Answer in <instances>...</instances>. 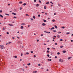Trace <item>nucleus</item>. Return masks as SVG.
<instances>
[{"label":"nucleus","instance_id":"1","mask_svg":"<svg viewBox=\"0 0 73 73\" xmlns=\"http://www.w3.org/2000/svg\"><path fill=\"white\" fill-rule=\"evenodd\" d=\"M0 47H1V49H5V47L4 46L0 45Z\"/></svg>","mask_w":73,"mask_h":73},{"label":"nucleus","instance_id":"2","mask_svg":"<svg viewBox=\"0 0 73 73\" xmlns=\"http://www.w3.org/2000/svg\"><path fill=\"white\" fill-rule=\"evenodd\" d=\"M59 61L60 62H64V60L61 59H59Z\"/></svg>","mask_w":73,"mask_h":73},{"label":"nucleus","instance_id":"3","mask_svg":"<svg viewBox=\"0 0 73 73\" xmlns=\"http://www.w3.org/2000/svg\"><path fill=\"white\" fill-rule=\"evenodd\" d=\"M42 25L43 26H45V25H46V24H45L44 23H42Z\"/></svg>","mask_w":73,"mask_h":73},{"label":"nucleus","instance_id":"4","mask_svg":"<svg viewBox=\"0 0 73 73\" xmlns=\"http://www.w3.org/2000/svg\"><path fill=\"white\" fill-rule=\"evenodd\" d=\"M62 52L63 53H66V51H65V50H63L62 51Z\"/></svg>","mask_w":73,"mask_h":73},{"label":"nucleus","instance_id":"5","mask_svg":"<svg viewBox=\"0 0 73 73\" xmlns=\"http://www.w3.org/2000/svg\"><path fill=\"white\" fill-rule=\"evenodd\" d=\"M70 58H72V57H70L68 58V60H70Z\"/></svg>","mask_w":73,"mask_h":73},{"label":"nucleus","instance_id":"6","mask_svg":"<svg viewBox=\"0 0 73 73\" xmlns=\"http://www.w3.org/2000/svg\"><path fill=\"white\" fill-rule=\"evenodd\" d=\"M0 17H2V18H3V16H2V15H0Z\"/></svg>","mask_w":73,"mask_h":73},{"label":"nucleus","instance_id":"7","mask_svg":"<svg viewBox=\"0 0 73 73\" xmlns=\"http://www.w3.org/2000/svg\"><path fill=\"white\" fill-rule=\"evenodd\" d=\"M12 14H13V15H16V13H12Z\"/></svg>","mask_w":73,"mask_h":73},{"label":"nucleus","instance_id":"8","mask_svg":"<svg viewBox=\"0 0 73 73\" xmlns=\"http://www.w3.org/2000/svg\"><path fill=\"white\" fill-rule=\"evenodd\" d=\"M21 29H23V28H24V27H23V26H21Z\"/></svg>","mask_w":73,"mask_h":73},{"label":"nucleus","instance_id":"9","mask_svg":"<svg viewBox=\"0 0 73 73\" xmlns=\"http://www.w3.org/2000/svg\"><path fill=\"white\" fill-rule=\"evenodd\" d=\"M54 29V27H53L51 29H50L51 30H52V29Z\"/></svg>","mask_w":73,"mask_h":73},{"label":"nucleus","instance_id":"10","mask_svg":"<svg viewBox=\"0 0 73 73\" xmlns=\"http://www.w3.org/2000/svg\"><path fill=\"white\" fill-rule=\"evenodd\" d=\"M54 27L55 28H56V29H57V28H58L57 27L56 25H54Z\"/></svg>","mask_w":73,"mask_h":73},{"label":"nucleus","instance_id":"11","mask_svg":"<svg viewBox=\"0 0 73 73\" xmlns=\"http://www.w3.org/2000/svg\"><path fill=\"white\" fill-rule=\"evenodd\" d=\"M36 7H38V6H39V5H38V4H37L36 5Z\"/></svg>","mask_w":73,"mask_h":73},{"label":"nucleus","instance_id":"12","mask_svg":"<svg viewBox=\"0 0 73 73\" xmlns=\"http://www.w3.org/2000/svg\"><path fill=\"white\" fill-rule=\"evenodd\" d=\"M21 25H25V23H22L21 24Z\"/></svg>","mask_w":73,"mask_h":73},{"label":"nucleus","instance_id":"13","mask_svg":"<svg viewBox=\"0 0 73 73\" xmlns=\"http://www.w3.org/2000/svg\"><path fill=\"white\" fill-rule=\"evenodd\" d=\"M61 28H62V29H64L65 28V27H62Z\"/></svg>","mask_w":73,"mask_h":73},{"label":"nucleus","instance_id":"14","mask_svg":"<svg viewBox=\"0 0 73 73\" xmlns=\"http://www.w3.org/2000/svg\"><path fill=\"white\" fill-rule=\"evenodd\" d=\"M60 48H63V46H60Z\"/></svg>","mask_w":73,"mask_h":73},{"label":"nucleus","instance_id":"15","mask_svg":"<svg viewBox=\"0 0 73 73\" xmlns=\"http://www.w3.org/2000/svg\"><path fill=\"white\" fill-rule=\"evenodd\" d=\"M58 6H59V7H61V5L60 4H58Z\"/></svg>","mask_w":73,"mask_h":73},{"label":"nucleus","instance_id":"16","mask_svg":"<svg viewBox=\"0 0 73 73\" xmlns=\"http://www.w3.org/2000/svg\"><path fill=\"white\" fill-rule=\"evenodd\" d=\"M5 15H7V16H9V15L8 14H7V13H5Z\"/></svg>","mask_w":73,"mask_h":73},{"label":"nucleus","instance_id":"17","mask_svg":"<svg viewBox=\"0 0 73 73\" xmlns=\"http://www.w3.org/2000/svg\"><path fill=\"white\" fill-rule=\"evenodd\" d=\"M69 34H70V32H68L66 33V35H69Z\"/></svg>","mask_w":73,"mask_h":73},{"label":"nucleus","instance_id":"18","mask_svg":"<svg viewBox=\"0 0 73 73\" xmlns=\"http://www.w3.org/2000/svg\"><path fill=\"white\" fill-rule=\"evenodd\" d=\"M43 21H44V22H46V20H44V19L43 20Z\"/></svg>","mask_w":73,"mask_h":73},{"label":"nucleus","instance_id":"19","mask_svg":"<svg viewBox=\"0 0 73 73\" xmlns=\"http://www.w3.org/2000/svg\"><path fill=\"white\" fill-rule=\"evenodd\" d=\"M33 19H36V17H35V16H33Z\"/></svg>","mask_w":73,"mask_h":73},{"label":"nucleus","instance_id":"20","mask_svg":"<svg viewBox=\"0 0 73 73\" xmlns=\"http://www.w3.org/2000/svg\"><path fill=\"white\" fill-rule=\"evenodd\" d=\"M23 5H24L25 6V5H26V3H24L23 4Z\"/></svg>","mask_w":73,"mask_h":73},{"label":"nucleus","instance_id":"21","mask_svg":"<svg viewBox=\"0 0 73 73\" xmlns=\"http://www.w3.org/2000/svg\"><path fill=\"white\" fill-rule=\"evenodd\" d=\"M27 65L29 66V65H31V63H29L27 64Z\"/></svg>","mask_w":73,"mask_h":73},{"label":"nucleus","instance_id":"22","mask_svg":"<svg viewBox=\"0 0 73 73\" xmlns=\"http://www.w3.org/2000/svg\"><path fill=\"white\" fill-rule=\"evenodd\" d=\"M9 25H10V26H13V25L12 24H9Z\"/></svg>","mask_w":73,"mask_h":73},{"label":"nucleus","instance_id":"23","mask_svg":"<svg viewBox=\"0 0 73 73\" xmlns=\"http://www.w3.org/2000/svg\"><path fill=\"white\" fill-rule=\"evenodd\" d=\"M49 2H47L46 4H49Z\"/></svg>","mask_w":73,"mask_h":73},{"label":"nucleus","instance_id":"24","mask_svg":"<svg viewBox=\"0 0 73 73\" xmlns=\"http://www.w3.org/2000/svg\"><path fill=\"white\" fill-rule=\"evenodd\" d=\"M21 42H20V41H18V44H20V43H21Z\"/></svg>","mask_w":73,"mask_h":73},{"label":"nucleus","instance_id":"25","mask_svg":"<svg viewBox=\"0 0 73 73\" xmlns=\"http://www.w3.org/2000/svg\"><path fill=\"white\" fill-rule=\"evenodd\" d=\"M5 28L3 27V30H5Z\"/></svg>","mask_w":73,"mask_h":73},{"label":"nucleus","instance_id":"26","mask_svg":"<svg viewBox=\"0 0 73 73\" xmlns=\"http://www.w3.org/2000/svg\"><path fill=\"white\" fill-rule=\"evenodd\" d=\"M47 56L48 57H49V54H48L47 55Z\"/></svg>","mask_w":73,"mask_h":73},{"label":"nucleus","instance_id":"27","mask_svg":"<svg viewBox=\"0 0 73 73\" xmlns=\"http://www.w3.org/2000/svg\"><path fill=\"white\" fill-rule=\"evenodd\" d=\"M53 32H56V31L54 30L53 31Z\"/></svg>","mask_w":73,"mask_h":73},{"label":"nucleus","instance_id":"28","mask_svg":"<svg viewBox=\"0 0 73 73\" xmlns=\"http://www.w3.org/2000/svg\"><path fill=\"white\" fill-rule=\"evenodd\" d=\"M19 3L20 4H22V3H23V2H22V1H20L19 2Z\"/></svg>","mask_w":73,"mask_h":73},{"label":"nucleus","instance_id":"29","mask_svg":"<svg viewBox=\"0 0 73 73\" xmlns=\"http://www.w3.org/2000/svg\"><path fill=\"white\" fill-rule=\"evenodd\" d=\"M52 48L54 50H55V49H56V48H54L52 47Z\"/></svg>","mask_w":73,"mask_h":73},{"label":"nucleus","instance_id":"30","mask_svg":"<svg viewBox=\"0 0 73 73\" xmlns=\"http://www.w3.org/2000/svg\"><path fill=\"white\" fill-rule=\"evenodd\" d=\"M13 57H15V58H17V56H13Z\"/></svg>","mask_w":73,"mask_h":73},{"label":"nucleus","instance_id":"31","mask_svg":"<svg viewBox=\"0 0 73 73\" xmlns=\"http://www.w3.org/2000/svg\"><path fill=\"white\" fill-rule=\"evenodd\" d=\"M33 73H37V71H33Z\"/></svg>","mask_w":73,"mask_h":73},{"label":"nucleus","instance_id":"32","mask_svg":"<svg viewBox=\"0 0 73 73\" xmlns=\"http://www.w3.org/2000/svg\"><path fill=\"white\" fill-rule=\"evenodd\" d=\"M26 16H29V15L27 14H26Z\"/></svg>","mask_w":73,"mask_h":73},{"label":"nucleus","instance_id":"33","mask_svg":"<svg viewBox=\"0 0 73 73\" xmlns=\"http://www.w3.org/2000/svg\"><path fill=\"white\" fill-rule=\"evenodd\" d=\"M44 9H46V6H44Z\"/></svg>","mask_w":73,"mask_h":73},{"label":"nucleus","instance_id":"34","mask_svg":"<svg viewBox=\"0 0 73 73\" xmlns=\"http://www.w3.org/2000/svg\"><path fill=\"white\" fill-rule=\"evenodd\" d=\"M13 18H14V19H17V17H16L15 16L13 17Z\"/></svg>","mask_w":73,"mask_h":73},{"label":"nucleus","instance_id":"35","mask_svg":"<svg viewBox=\"0 0 73 73\" xmlns=\"http://www.w3.org/2000/svg\"><path fill=\"white\" fill-rule=\"evenodd\" d=\"M0 13H2V12H3V11H2V10H0Z\"/></svg>","mask_w":73,"mask_h":73},{"label":"nucleus","instance_id":"36","mask_svg":"<svg viewBox=\"0 0 73 73\" xmlns=\"http://www.w3.org/2000/svg\"><path fill=\"white\" fill-rule=\"evenodd\" d=\"M57 37H58V38H60V36L59 35H57Z\"/></svg>","mask_w":73,"mask_h":73},{"label":"nucleus","instance_id":"37","mask_svg":"<svg viewBox=\"0 0 73 73\" xmlns=\"http://www.w3.org/2000/svg\"><path fill=\"white\" fill-rule=\"evenodd\" d=\"M52 21L53 22H54V21H55V20H54V19H53V20H52Z\"/></svg>","mask_w":73,"mask_h":73},{"label":"nucleus","instance_id":"38","mask_svg":"<svg viewBox=\"0 0 73 73\" xmlns=\"http://www.w3.org/2000/svg\"><path fill=\"white\" fill-rule=\"evenodd\" d=\"M38 1H39V3H41V1H40V0Z\"/></svg>","mask_w":73,"mask_h":73},{"label":"nucleus","instance_id":"39","mask_svg":"<svg viewBox=\"0 0 73 73\" xmlns=\"http://www.w3.org/2000/svg\"><path fill=\"white\" fill-rule=\"evenodd\" d=\"M57 54H58V55H59V54H60V52H58L57 53Z\"/></svg>","mask_w":73,"mask_h":73},{"label":"nucleus","instance_id":"40","mask_svg":"<svg viewBox=\"0 0 73 73\" xmlns=\"http://www.w3.org/2000/svg\"><path fill=\"white\" fill-rule=\"evenodd\" d=\"M34 2H36V1H37L36 0H34Z\"/></svg>","mask_w":73,"mask_h":73},{"label":"nucleus","instance_id":"41","mask_svg":"<svg viewBox=\"0 0 73 73\" xmlns=\"http://www.w3.org/2000/svg\"><path fill=\"white\" fill-rule=\"evenodd\" d=\"M47 53H49V51L48 50H47Z\"/></svg>","mask_w":73,"mask_h":73},{"label":"nucleus","instance_id":"42","mask_svg":"<svg viewBox=\"0 0 73 73\" xmlns=\"http://www.w3.org/2000/svg\"><path fill=\"white\" fill-rule=\"evenodd\" d=\"M7 35H9V33L8 32H7Z\"/></svg>","mask_w":73,"mask_h":73},{"label":"nucleus","instance_id":"43","mask_svg":"<svg viewBox=\"0 0 73 73\" xmlns=\"http://www.w3.org/2000/svg\"><path fill=\"white\" fill-rule=\"evenodd\" d=\"M45 15H48V13H45Z\"/></svg>","mask_w":73,"mask_h":73},{"label":"nucleus","instance_id":"44","mask_svg":"<svg viewBox=\"0 0 73 73\" xmlns=\"http://www.w3.org/2000/svg\"><path fill=\"white\" fill-rule=\"evenodd\" d=\"M26 54H29L28 52H27L26 53Z\"/></svg>","mask_w":73,"mask_h":73},{"label":"nucleus","instance_id":"45","mask_svg":"<svg viewBox=\"0 0 73 73\" xmlns=\"http://www.w3.org/2000/svg\"><path fill=\"white\" fill-rule=\"evenodd\" d=\"M50 3H51L52 4H53V3L52 2H50Z\"/></svg>","mask_w":73,"mask_h":73},{"label":"nucleus","instance_id":"46","mask_svg":"<svg viewBox=\"0 0 73 73\" xmlns=\"http://www.w3.org/2000/svg\"><path fill=\"white\" fill-rule=\"evenodd\" d=\"M55 45H57V43H55Z\"/></svg>","mask_w":73,"mask_h":73},{"label":"nucleus","instance_id":"47","mask_svg":"<svg viewBox=\"0 0 73 73\" xmlns=\"http://www.w3.org/2000/svg\"><path fill=\"white\" fill-rule=\"evenodd\" d=\"M31 53H33V51H31Z\"/></svg>","mask_w":73,"mask_h":73},{"label":"nucleus","instance_id":"48","mask_svg":"<svg viewBox=\"0 0 73 73\" xmlns=\"http://www.w3.org/2000/svg\"><path fill=\"white\" fill-rule=\"evenodd\" d=\"M11 42H8V44H11Z\"/></svg>","mask_w":73,"mask_h":73},{"label":"nucleus","instance_id":"49","mask_svg":"<svg viewBox=\"0 0 73 73\" xmlns=\"http://www.w3.org/2000/svg\"><path fill=\"white\" fill-rule=\"evenodd\" d=\"M22 9V7H20V10H21Z\"/></svg>","mask_w":73,"mask_h":73},{"label":"nucleus","instance_id":"50","mask_svg":"<svg viewBox=\"0 0 73 73\" xmlns=\"http://www.w3.org/2000/svg\"><path fill=\"white\" fill-rule=\"evenodd\" d=\"M17 38H20V37H19L17 36Z\"/></svg>","mask_w":73,"mask_h":73},{"label":"nucleus","instance_id":"51","mask_svg":"<svg viewBox=\"0 0 73 73\" xmlns=\"http://www.w3.org/2000/svg\"><path fill=\"white\" fill-rule=\"evenodd\" d=\"M37 40V42H38V41H39V40H38V39H37V40Z\"/></svg>","mask_w":73,"mask_h":73},{"label":"nucleus","instance_id":"52","mask_svg":"<svg viewBox=\"0 0 73 73\" xmlns=\"http://www.w3.org/2000/svg\"><path fill=\"white\" fill-rule=\"evenodd\" d=\"M55 58H57V56H55Z\"/></svg>","mask_w":73,"mask_h":73},{"label":"nucleus","instance_id":"53","mask_svg":"<svg viewBox=\"0 0 73 73\" xmlns=\"http://www.w3.org/2000/svg\"><path fill=\"white\" fill-rule=\"evenodd\" d=\"M58 33H61V32H59Z\"/></svg>","mask_w":73,"mask_h":73},{"label":"nucleus","instance_id":"54","mask_svg":"<svg viewBox=\"0 0 73 73\" xmlns=\"http://www.w3.org/2000/svg\"><path fill=\"white\" fill-rule=\"evenodd\" d=\"M44 32H45V33H48V32L47 31H44Z\"/></svg>","mask_w":73,"mask_h":73},{"label":"nucleus","instance_id":"55","mask_svg":"<svg viewBox=\"0 0 73 73\" xmlns=\"http://www.w3.org/2000/svg\"><path fill=\"white\" fill-rule=\"evenodd\" d=\"M38 17H40V15H38Z\"/></svg>","mask_w":73,"mask_h":73},{"label":"nucleus","instance_id":"56","mask_svg":"<svg viewBox=\"0 0 73 73\" xmlns=\"http://www.w3.org/2000/svg\"><path fill=\"white\" fill-rule=\"evenodd\" d=\"M49 61H52V59H50Z\"/></svg>","mask_w":73,"mask_h":73},{"label":"nucleus","instance_id":"57","mask_svg":"<svg viewBox=\"0 0 73 73\" xmlns=\"http://www.w3.org/2000/svg\"><path fill=\"white\" fill-rule=\"evenodd\" d=\"M12 38L13 40H14V39H15V37H12Z\"/></svg>","mask_w":73,"mask_h":73},{"label":"nucleus","instance_id":"58","mask_svg":"<svg viewBox=\"0 0 73 73\" xmlns=\"http://www.w3.org/2000/svg\"><path fill=\"white\" fill-rule=\"evenodd\" d=\"M60 41H62V39H60Z\"/></svg>","mask_w":73,"mask_h":73},{"label":"nucleus","instance_id":"59","mask_svg":"<svg viewBox=\"0 0 73 73\" xmlns=\"http://www.w3.org/2000/svg\"><path fill=\"white\" fill-rule=\"evenodd\" d=\"M47 49L48 50H49V49H50V48H47Z\"/></svg>","mask_w":73,"mask_h":73},{"label":"nucleus","instance_id":"60","mask_svg":"<svg viewBox=\"0 0 73 73\" xmlns=\"http://www.w3.org/2000/svg\"><path fill=\"white\" fill-rule=\"evenodd\" d=\"M71 42H73V40H71Z\"/></svg>","mask_w":73,"mask_h":73},{"label":"nucleus","instance_id":"61","mask_svg":"<svg viewBox=\"0 0 73 73\" xmlns=\"http://www.w3.org/2000/svg\"><path fill=\"white\" fill-rule=\"evenodd\" d=\"M38 66H41L40 64H38Z\"/></svg>","mask_w":73,"mask_h":73},{"label":"nucleus","instance_id":"62","mask_svg":"<svg viewBox=\"0 0 73 73\" xmlns=\"http://www.w3.org/2000/svg\"><path fill=\"white\" fill-rule=\"evenodd\" d=\"M50 33V32H47V33Z\"/></svg>","mask_w":73,"mask_h":73},{"label":"nucleus","instance_id":"63","mask_svg":"<svg viewBox=\"0 0 73 73\" xmlns=\"http://www.w3.org/2000/svg\"><path fill=\"white\" fill-rule=\"evenodd\" d=\"M34 57L35 58L36 57V55H34Z\"/></svg>","mask_w":73,"mask_h":73},{"label":"nucleus","instance_id":"64","mask_svg":"<svg viewBox=\"0 0 73 73\" xmlns=\"http://www.w3.org/2000/svg\"><path fill=\"white\" fill-rule=\"evenodd\" d=\"M21 56H23V54L21 53Z\"/></svg>","mask_w":73,"mask_h":73}]
</instances>
